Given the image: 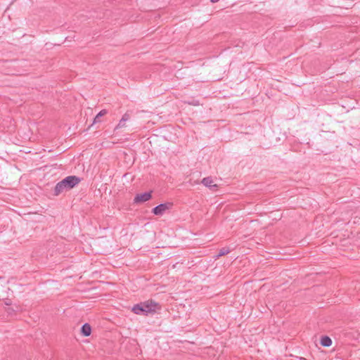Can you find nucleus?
<instances>
[{
  "label": "nucleus",
  "mask_w": 360,
  "mask_h": 360,
  "mask_svg": "<svg viewBox=\"0 0 360 360\" xmlns=\"http://www.w3.org/2000/svg\"><path fill=\"white\" fill-rule=\"evenodd\" d=\"M210 1H211V2H212V3H217V2H218L219 0H210Z\"/></svg>",
  "instance_id": "obj_12"
},
{
  "label": "nucleus",
  "mask_w": 360,
  "mask_h": 360,
  "mask_svg": "<svg viewBox=\"0 0 360 360\" xmlns=\"http://www.w3.org/2000/svg\"><path fill=\"white\" fill-rule=\"evenodd\" d=\"M321 345L323 347H330L332 345V340L328 336H323L321 339Z\"/></svg>",
  "instance_id": "obj_9"
},
{
  "label": "nucleus",
  "mask_w": 360,
  "mask_h": 360,
  "mask_svg": "<svg viewBox=\"0 0 360 360\" xmlns=\"http://www.w3.org/2000/svg\"><path fill=\"white\" fill-rule=\"evenodd\" d=\"M212 177H205L202 180V184L206 187H209L210 189L214 191L217 188V185L213 184Z\"/></svg>",
  "instance_id": "obj_5"
},
{
  "label": "nucleus",
  "mask_w": 360,
  "mask_h": 360,
  "mask_svg": "<svg viewBox=\"0 0 360 360\" xmlns=\"http://www.w3.org/2000/svg\"><path fill=\"white\" fill-rule=\"evenodd\" d=\"M80 182V179L76 176H68L59 181L55 186L53 195H59L65 191H68L74 188Z\"/></svg>",
  "instance_id": "obj_1"
},
{
  "label": "nucleus",
  "mask_w": 360,
  "mask_h": 360,
  "mask_svg": "<svg viewBox=\"0 0 360 360\" xmlns=\"http://www.w3.org/2000/svg\"><path fill=\"white\" fill-rule=\"evenodd\" d=\"M132 311L136 314H143L147 315L146 312H145L144 307L142 306L141 302L139 304H135L132 307Z\"/></svg>",
  "instance_id": "obj_7"
},
{
  "label": "nucleus",
  "mask_w": 360,
  "mask_h": 360,
  "mask_svg": "<svg viewBox=\"0 0 360 360\" xmlns=\"http://www.w3.org/2000/svg\"><path fill=\"white\" fill-rule=\"evenodd\" d=\"M91 327L89 323H84L81 328V333L84 337H88L91 335Z\"/></svg>",
  "instance_id": "obj_8"
},
{
  "label": "nucleus",
  "mask_w": 360,
  "mask_h": 360,
  "mask_svg": "<svg viewBox=\"0 0 360 360\" xmlns=\"http://www.w3.org/2000/svg\"><path fill=\"white\" fill-rule=\"evenodd\" d=\"M230 252V250L228 248H223L219 250L217 255L214 257V259H218L220 257L226 255Z\"/></svg>",
  "instance_id": "obj_10"
},
{
  "label": "nucleus",
  "mask_w": 360,
  "mask_h": 360,
  "mask_svg": "<svg viewBox=\"0 0 360 360\" xmlns=\"http://www.w3.org/2000/svg\"><path fill=\"white\" fill-rule=\"evenodd\" d=\"M172 206V203L167 202V203H161L156 207H155L152 212L155 215L162 216L167 210H169Z\"/></svg>",
  "instance_id": "obj_3"
},
{
  "label": "nucleus",
  "mask_w": 360,
  "mask_h": 360,
  "mask_svg": "<svg viewBox=\"0 0 360 360\" xmlns=\"http://www.w3.org/2000/svg\"><path fill=\"white\" fill-rule=\"evenodd\" d=\"M151 192H146L143 193L136 194L134 198V203L139 204L145 202L151 198Z\"/></svg>",
  "instance_id": "obj_4"
},
{
  "label": "nucleus",
  "mask_w": 360,
  "mask_h": 360,
  "mask_svg": "<svg viewBox=\"0 0 360 360\" xmlns=\"http://www.w3.org/2000/svg\"><path fill=\"white\" fill-rule=\"evenodd\" d=\"M142 306L144 307L145 312H146L147 315L148 314H153L156 311L157 309L159 308V304L153 301L148 300L143 302H141Z\"/></svg>",
  "instance_id": "obj_2"
},
{
  "label": "nucleus",
  "mask_w": 360,
  "mask_h": 360,
  "mask_svg": "<svg viewBox=\"0 0 360 360\" xmlns=\"http://www.w3.org/2000/svg\"><path fill=\"white\" fill-rule=\"evenodd\" d=\"M108 113V111L107 110H101L97 115L96 116L94 117V122H93V124H96V123H98V122H101V120L100 118L106 115Z\"/></svg>",
  "instance_id": "obj_11"
},
{
  "label": "nucleus",
  "mask_w": 360,
  "mask_h": 360,
  "mask_svg": "<svg viewBox=\"0 0 360 360\" xmlns=\"http://www.w3.org/2000/svg\"><path fill=\"white\" fill-rule=\"evenodd\" d=\"M130 119V115L128 112H125L121 120L119 121V123L115 127V130L123 128L126 127V122Z\"/></svg>",
  "instance_id": "obj_6"
}]
</instances>
